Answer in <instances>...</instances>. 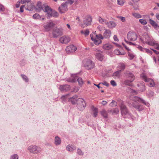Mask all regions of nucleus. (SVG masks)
Returning <instances> with one entry per match:
<instances>
[{"instance_id":"nucleus-49","label":"nucleus","mask_w":159,"mask_h":159,"mask_svg":"<svg viewBox=\"0 0 159 159\" xmlns=\"http://www.w3.org/2000/svg\"><path fill=\"white\" fill-rule=\"evenodd\" d=\"M31 0H21V2L22 4H24L25 3H28Z\"/></svg>"},{"instance_id":"nucleus-12","label":"nucleus","mask_w":159,"mask_h":159,"mask_svg":"<svg viewBox=\"0 0 159 159\" xmlns=\"http://www.w3.org/2000/svg\"><path fill=\"white\" fill-rule=\"evenodd\" d=\"M55 24L53 21H49L46 23H44L43 27L45 30L47 31H48L54 26Z\"/></svg>"},{"instance_id":"nucleus-6","label":"nucleus","mask_w":159,"mask_h":159,"mask_svg":"<svg viewBox=\"0 0 159 159\" xmlns=\"http://www.w3.org/2000/svg\"><path fill=\"white\" fill-rule=\"evenodd\" d=\"M121 114L124 118L131 117V114L129 113L125 105L121 104L120 106Z\"/></svg>"},{"instance_id":"nucleus-43","label":"nucleus","mask_w":159,"mask_h":159,"mask_svg":"<svg viewBox=\"0 0 159 159\" xmlns=\"http://www.w3.org/2000/svg\"><path fill=\"white\" fill-rule=\"evenodd\" d=\"M117 105V102L114 101H112V102L110 103V105L111 107L116 106Z\"/></svg>"},{"instance_id":"nucleus-15","label":"nucleus","mask_w":159,"mask_h":159,"mask_svg":"<svg viewBox=\"0 0 159 159\" xmlns=\"http://www.w3.org/2000/svg\"><path fill=\"white\" fill-rule=\"evenodd\" d=\"M62 33L61 30L58 28H54L53 30L52 35L54 38H57L60 35H61Z\"/></svg>"},{"instance_id":"nucleus-25","label":"nucleus","mask_w":159,"mask_h":159,"mask_svg":"<svg viewBox=\"0 0 159 159\" xmlns=\"http://www.w3.org/2000/svg\"><path fill=\"white\" fill-rule=\"evenodd\" d=\"M134 81H132L131 80L127 79L124 81V84L126 85H128L129 86H133V84L132 83V82Z\"/></svg>"},{"instance_id":"nucleus-19","label":"nucleus","mask_w":159,"mask_h":159,"mask_svg":"<svg viewBox=\"0 0 159 159\" xmlns=\"http://www.w3.org/2000/svg\"><path fill=\"white\" fill-rule=\"evenodd\" d=\"M59 89L61 92H66L70 90V86L68 84L60 85L59 87Z\"/></svg>"},{"instance_id":"nucleus-10","label":"nucleus","mask_w":159,"mask_h":159,"mask_svg":"<svg viewBox=\"0 0 159 159\" xmlns=\"http://www.w3.org/2000/svg\"><path fill=\"white\" fill-rule=\"evenodd\" d=\"M141 77L144 80V81L148 83H149L148 85L150 87H154L155 85V84L153 80L151 79L148 78L144 74H142L141 75Z\"/></svg>"},{"instance_id":"nucleus-31","label":"nucleus","mask_w":159,"mask_h":159,"mask_svg":"<svg viewBox=\"0 0 159 159\" xmlns=\"http://www.w3.org/2000/svg\"><path fill=\"white\" fill-rule=\"evenodd\" d=\"M109 112L112 113L113 114H117L119 112V110L117 108L110 110L108 111Z\"/></svg>"},{"instance_id":"nucleus-5","label":"nucleus","mask_w":159,"mask_h":159,"mask_svg":"<svg viewBox=\"0 0 159 159\" xmlns=\"http://www.w3.org/2000/svg\"><path fill=\"white\" fill-rule=\"evenodd\" d=\"M76 80L80 86H81L84 83L83 81L81 78H78L76 75H71V77L67 79L66 80L68 82L74 83L76 82Z\"/></svg>"},{"instance_id":"nucleus-40","label":"nucleus","mask_w":159,"mask_h":159,"mask_svg":"<svg viewBox=\"0 0 159 159\" xmlns=\"http://www.w3.org/2000/svg\"><path fill=\"white\" fill-rule=\"evenodd\" d=\"M19 157L17 154H14L11 156L10 159H18Z\"/></svg>"},{"instance_id":"nucleus-4","label":"nucleus","mask_w":159,"mask_h":159,"mask_svg":"<svg viewBox=\"0 0 159 159\" xmlns=\"http://www.w3.org/2000/svg\"><path fill=\"white\" fill-rule=\"evenodd\" d=\"M141 41L143 43L148 44L149 45L153 44V40L152 37L147 34H144L142 38L140 39Z\"/></svg>"},{"instance_id":"nucleus-13","label":"nucleus","mask_w":159,"mask_h":159,"mask_svg":"<svg viewBox=\"0 0 159 159\" xmlns=\"http://www.w3.org/2000/svg\"><path fill=\"white\" fill-rule=\"evenodd\" d=\"M127 37L129 40L134 41L137 39V36L136 33L129 32L127 34Z\"/></svg>"},{"instance_id":"nucleus-52","label":"nucleus","mask_w":159,"mask_h":159,"mask_svg":"<svg viewBox=\"0 0 159 159\" xmlns=\"http://www.w3.org/2000/svg\"><path fill=\"white\" fill-rule=\"evenodd\" d=\"M101 83V84L105 85L107 86H108L109 85V84L106 81H104L102 83Z\"/></svg>"},{"instance_id":"nucleus-20","label":"nucleus","mask_w":159,"mask_h":159,"mask_svg":"<svg viewBox=\"0 0 159 159\" xmlns=\"http://www.w3.org/2000/svg\"><path fill=\"white\" fill-rule=\"evenodd\" d=\"M125 75L127 79L131 80L132 81H134V80L135 77L131 73L129 72H126Z\"/></svg>"},{"instance_id":"nucleus-57","label":"nucleus","mask_w":159,"mask_h":159,"mask_svg":"<svg viewBox=\"0 0 159 159\" xmlns=\"http://www.w3.org/2000/svg\"><path fill=\"white\" fill-rule=\"evenodd\" d=\"M79 90V89L78 87H75L74 89V91L75 92H77Z\"/></svg>"},{"instance_id":"nucleus-21","label":"nucleus","mask_w":159,"mask_h":159,"mask_svg":"<svg viewBox=\"0 0 159 159\" xmlns=\"http://www.w3.org/2000/svg\"><path fill=\"white\" fill-rule=\"evenodd\" d=\"M106 25L109 28L112 29L116 27V24L114 22L110 21L109 22H107Z\"/></svg>"},{"instance_id":"nucleus-33","label":"nucleus","mask_w":159,"mask_h":159,"mask_svg":"<svg viewBox=\"0 0 159 159\" xmlns=\"http://www.w3.org/2000/svg\"><path fill=\"white\" fill-rule=\"evenodd\" d=\"M101 114L102 116L105 118H107L108 114L107 112L105 110H103L101 111Z\"/></svg>"},{"instance_id":"nucleus-1","label":"nucleus","mask_w":159,"mask_h":159,"mask_svg":"<svg viewBox=\"0 0 159 159\" xmlns=\"http://www.w3.org/2000/svg\"><path fill=\"white\" fill-rule=\"evenodd\" d=\"M36 9L39 11L43 10L46 12V16L48 19H50L52 17H57L59 16V14L57 11L52 9L46 4H42L40 2H38L37 3Z\"/></svg>"},{"instance_id":"nucleus-7","label":"nucleus","mask_w":159,"mask_h":159,"mask_svg":"<svg viewBox=\"0 0 159 159\" xmlns=\"http://www.w3.org/2000/svg\"><path fill=\"white\" fill-rule=\"evenodd\" d=\"M83 65L84 67L87 70H91L94 68V63L91 60H86L84 61Z\"/></svg>"},{"instance_id":"nucleus-60","label":"nucleus","mask_w":159,"mask_h":159,"mask_svg":"<svg viewBox=\"0 0 159 159\" xmlns=\"http://www.w3.org/2000/svg\"><path fill=\"white\" fill-rule=\"evenodd\" d=\"M107 103V102L105 101H103L102 102V104L103 105H106Z\"/></svg>"},{"instance_id":"nucleus-42","label":"nucleus","mask_w":159,"mask_h":159,"mask_svg":"<svg viewBox=\"0 0 159 159\" xmlns=\"http://www.w3.org/2000/svg\"><path fill=\"white\" fill-rule=\"evenodd\" d=\"M139 22L142 25H145L147 24V21L145 20L140 19L139 20Z\"/></svg>"},{"instance_id":"nucleus-47","label":"nucleus","mask_w":159,"mask_h":159,"mask_svg":"<svg viewBox=\"0 0 159 159\" xmlns=\"http://www.w3.org/2000/svg\"><path fill=\"white\" fill-rule=\"evenodd\" d=\"M140 85L141 86V88L142 89H140L139 90L141 92L144 91L145 89V86L142 84H140Z\"/></svg>"},{"instance_id":"nucleus-34","label":"nucleus","mask_w":159,"mask_h":159,"mask_svg":"<svg viewBox=\"0 0 159 159\" xmlns=\"http://www.w3.org/2000/svg\"><path fill=\"white\" fill-rule=\"evenodd\" d=\"M33 17L34 19H39L41 18V16L39 14L35 13L33 15Z\"/></svg>"},{"instance_id":"nucleus-30","label":"nucleus","mask_w":159,"mask_h":159,"mask_svg":"<svg viewBox=\"0 0 159 159\" xmlns=\"http://www.w3.org/2000/svg\"><path fill=\"white\" fill-rule=\"evenodd\" d=\"M118 68L119 69V70H123L125 68V65L124 63H120L118 66Z\"/></svg>"},{"instance_id":"nucleus-2","label":"nucleus","mask_w":159,"mask_h":159,"mask_svg":"<svg viewBox=\"0 0 159 159\" xmlns=\"http://www.w3.org/2000/svg\"><path fill=\"white\" fill-rule=\"evenodd\" d=\"M130 101L128 102V103L130 106H133L134 107L140 111L143 110V107L142 105H139L138 102L142 103L147 106H149V104L146 102L143 99L137 96L130 97Z\"/></svg>"},{"instance_id":"nucleus-18","label":"nucleus","mask_w":159,"mask_h":159,"mask_svg":"<svg viewBox=\"0 0 159 159\" xmlns=\"http://www.w3.org/2000/svg\"><path fill=\"white\" fill-rule=\"evenodd\" d=\"M92 20V17L89 15H87L84 18L83 22L84 25H89L91 24Z\"/></svg>"},{"instance_id":"nucleus-14","label":"nucleus","mask_w":159,"mask_h":159,"mask_svg":"<svg viewBox=\"0 0 159 159\" xmlns=\"http://www.w3.org/2000/svg\"><path fill=\"white\" fill-rule=\"evenodd\" d=\"M94 55L95 57L98 60L100 61H102L103 60L104 56L102 54V52L101 51L97 50Z\"/></svg>"},{"instance_id":"nucleus-54","label":"nucleus","mask_w":159,"mask_h":159,"mask_svg":"<svg viewBox=\"0 0 159 159\" xmlns=\"http://www.w3.org/2000/svg\"><path fill=\"white\" fill-rule=\"evenodd\" d=\"M139 49L140 50L142 51L143 52H144L145 49V48H143L141 46H139L138 47Z\"/></svg>"},{"instance_id":"nucleus-29","label":"nucleus","mask_w":159,"mask_h":159,"mask_svg":"<svg viewBox=\"0 0 159 159\" xmlns=\"http://www.w3.org/2000/svg\"><path fill=\"white\" fill-rule=\"evenodd\" d=\"M121 71V70H118L115 72L113 73V76L115 77L116 78H119Z\"/></svg>"},{"instance_id":"nucleus-61","label":"nucleus","mask_w":159,"mask_h":159,"mask_svg":"<svg viewBox=\"0 0 159 159\" xmlns=\"http://www.w3.org/2000/svg\"><path fill=\"white\" fill-rule=\"evenodd\" d=\"M20 6V2H17V3L16 4V8L19 7Z\"/></svg>"},{"instance_id":"nucleus-63","label":"nucleus","mask_w":159,"mask_h":159,"mask_svg":"<svg viewBox=\"0 0 159 159\" xmlns=\"http://www.w3.org/2000/svg\"><path fill=\"white\" fill-rule=\"evenodd\" d=\"M156 17L158 20H159V13H157L156 14Z\"/></svg>"},{"instance_id":"nucleus-55","label":"nucleus","mask_w":159,"mask_h":159,"mask_svg":"<svg viewBox=\"0 0 159 159\" xmlns=\"http://www.w3.org/2000/svg\"><path fill=\"white\" fill-rule=\"evenodd\" d=\"M24 6V5H22L20 7V12H23V8Z\"/></svg>"},{"instance_id":"nucleus-51","label":"nucleus","mask_w":159,"mask_h":159,"mask_svg":"<svg viewBox=\"0 0 159 159\" xmlns=\"http://www.w3.org/2000/svg\"><path fill=\"white\" fill-rule=\"evenodd\" d=\"M89 30H86L84 31V34L85 36H87L89 34Z\"/></svg>"},{"instance_id":"nucleus-58","label":"nucleus","mask_w":159,"mask_h":159,"mask_svg":"<svg viewBox=\"0 0 159 159\" xmlns=\"http://www.w3.org/2000/svg\"><path fill=\"white\" fill-rule=\"evenodd\" d=\"M120 19L123 22H125V17H124L120 16Z\"/></svg>"},{"instance_id":"nucleus-8","label":"nucleus","mask_w":159,"mask_h":159,"mask_svg":"<svg viewBox=\"0 0 159 159\" xmlns=\"http://www.w3.org/2000/svg\"><path fill=\"white\" fill-rule=\"evenodd\" d=\"M28 149L30 153L34 154L39 153L41 151L40 148L35 145L30 146L28 148Z\"/></svg>"},{"instance_id":"nucleus-50","label":"nucleus","mask_w":159,"mask_h":159,"mask_svg":"<svg viewBox=\"0 0 159 159\" xmlns=\"http://www.w3.org/2000/svg\"><path fill=\"white\" fill-rule=\"evenodd\" d=\"M111 84L113 86H116V84L115 81L112 80L111 81Z\"/></svg>"},{"instance_id":"nucleus-11","label":"nucleus","mask_w":159,"mask_h":159,"mask_svg":"<svg viewBox=\"0 0 159 159\" xmlns=\"http://www.w3.org/2000/svg\"><path fill=\"white\" fill-rule=\"evenodd\" d=\"M98 34H96L95 36H93L92 34L90 35V37L91 40L93 41L94 44L96 45H98L99 44H101L102 43V41L101 38H99L97 35Z\"/></svg>"},{"instance_id":"nucleus-64","label":"nucleus","mask_w":159,"mask_h":159,"mask_svg":"<svg viewBox=\"0 0 159 159\" xmlns=\"http://www.w3.org/2000/svg\"><path fill=\"white\" fill-rule=\"evenodd\" d=\"M66 26H67V27L70 30H72V29L71 28V27L70 26V25H69V24H67L66 25Z\"/></svg>"},{"instance_id":"nucleus-28","label":"nucleus","mask_w":159,"mask_h":159,"mask_svg":"<svg viewBox=\"0 0 159 159\" xmlns=\"http://www.w3.org/2000/svg\"><path fill=\"white\" fill-rule=\"evenodd\" d=\"M92 110L93 112V116L94 117H96L98 115V110L96 108L93 107Z\"/></svg>"},{"instance_id":"nucleus-48","label":"nucleus","mask_w":159,"mask_h":159,"mask_svg":"<svg viewBox=\"0 0 159 159\" xmlns=\"http://www.w3.org/2000/svg\"><path fill=\"white\" fill-rule=\"evenodd\" d=\"M4 10L5 8L4 6L0 4V11H4Z\"/></svg>"},{"instance_id":"nucleus-39","label":"nucleus","mask_w":159,"mask_h":159,"mask_svg":"<svg viewBox=\"0 0 159 159\" xmlns=\"http://www.w3.org/2000/svg\"><path fill=\"white\" fill-rule=\"evenodd\" d=\"M134 16L137 18H139L141 17V16L139 13H134L132 14Z\"/></svg>"},{"instance_id":"nucleus-53","label":"nucleus","mask_w":159,"mask_h":159,"mask_svg":"<svg viewBox=\"0 0 159 159\" xmlns=\"http://www.w3.org/2000/svg\"><path fill=\"white\" fill-rule=\"evenodd\" d=\"M144 52H146L147 53H149L150 54L152 53V51L148 49L145 48V49Z\"/></svg>"},{"instance_id":"nucleus-23","label":"nucleus","mask_w":159,"mask_h":159,"mask_svg":"<svg viewBox=\"0 0 159 159\" xmlns=\"http://www.w3.org/2000/svg\"><path fill=\"white\" fill-rule=\"evenodd\" d=\"M61 139L58 136H56L54 139V144L56 146H58L61 143Z\"/></svg>"},{"instance_id":"nucleus-36","label":"nucleus","mask_w":159,"mask_h":159,"mask_svg":"<svg viewBox=\"0 0 159 159\" xmlns=\"http://www.w3.org/2000/svg\"><path fill=\"white\" fill-rule=\"evenodd\" d=\"M21 76L23 79L26 82H28L29 81V79L27 76L21 74Z\"/></svg>"},{"instance_id":"nucleus-9","label":"nucleus","mask_w":159,"mask_h":159,"mask_svg":"<svg viewBox=\"0 0 159 159\" xmlns=\"http://www.w3.org/2000/svg\"><path fill=\"white\" fill-rule=\"evenodd\" d=\"M111 35V32L109 30H106L103 34L102 36L101 34H98L96 36L99 38H101L103 39L104 38L108 39L110 38Z\"/></svg>"},{"instance_id":"nucleus-62","label":"nucleus","mask_w":159,"mask_h":159,"mask_svg":"<svg viewBox=\"0 0 159 159\" xmlns=\"http://www.w3.org/2000/svg\"><path fill=\"white\" fill-rule=\"evenodd\" d=\"M151 49L156 54H158L159 53V52H157L156 50H155L153 49Z\"/></svg>"},{"instance_id":"nucleus-17","label":"nucleus","mask_w":159,"mask_h":159,"mask_svg":"<svg viewBox=\"0 0 159 159\" xmlns=\"http://www.w3.org/2000/svg\"><path fill=\"white\" fill-rule=\"evenodd\" d=\"M76 47L72 45L67 46L66 49V51L68 53L74 52L76 50Z\"/></svg>"},{"instance_id":"nucleus-56","label":"nucleus","mask_w":159,"mask_h":159,"mask_svg":"<svg viewBox=\"0 0 159 159\" xmlns=\"http://www.w3.org/2000/svg\"><path fill=\"white\" fill-rule=\"evenodd\" d=\"M113 39H114V40L115 41H118V39L117 38V35H114V37H113Z\"/></svg>"},{"instance_id":"nucleus-45","label":"nucleus","mask_w":159,"mask_h":159,"mask_svg":"<svg viewBox=\"0 0 159 159\" xmlns=\"http://www.w3.org/2000/svg\"><path fill=\"white\" fill-rule=\"evenodd\" d=\"M77 153L78 154L80 155H83L84 154L83 152L80 149H78L77 150Z\"/></svg>"},{"instance_id":"nucleus-16","label":"nucleus","mask_w":159,"mask_h":159,"mask_svg":"<svg viewBox=\"0 0 159 159\" xmlns=\"http://www.w3.org/2000/svg\"><path fill=\"white\" fill-rule=\"evenodd\" d=\"M70 41V38L68 36L64 35L59 39L60 42L62 43L66 44Z\"/></svg>"},{"instance_id":"nucleus-59","label":"nucleus","mask_w":159,"mask_h":159,"mask_svg":"<svg viewBox=\"0 0 159 159\" xmlns=\"http://www.w3.org/2000/svg\"><path fill=\"white\" fill-rule=\"evenodd\" d=\"M125 40L126 43H128V44H129L130 45H132V44H133V43H132L131 42H129V41H127L125 39Z\"/></svg>"},{"instance_id":"nucleus-41","label":"nucleus","mask_w":159,"mask_h":159,"mask_svg":"<svg viewBox=\"0 0 159 159\" xmlns=\"http://www.w3.org/2000/svg\"><path fill=\"white\" fill-rule=\"evenodd\" d=\"M115 53L117 55H123L125 54L124 53H121L118 50L116 49L114 51Z\"/></svg>"},{"instance_id":"nucleus-24","label":"nucleus","mask_w":159,"mask_h":159,"mask_svg":"<svg viewBox=\"0 0 159 159\" xmlns=\"http://www.w3.org/2000/svg\"><path fill=\"white\" fill-rule=\"evenodd\" d=\"M149 23L154 27V28L156 29H157L158 26L157 24L154 20L151 19H149Z\"/></svg>"},{"instance_id":"nucleus-44","label":"nucleus","mask_w":159,"mask_h":159,"mask_svg":"<svg viewBox=\"0 0 159 159\" xmlns=\"http://www.w3.org/2000/svg\"><path fill=\"white\" fill-rule=\"evenodd\" d=\"M128 89L129 90L128 91L129 92L132 94H136V92L135 90L132 89L130 88H129Z\"/></svg>"},{"instance_id":"nucleus-38","label":"nucleus","mask_w":159,"mask_h":159,"mask_svg":"<svg viewBox=\"0 0 159 159\" xmlns=\"http://www.w3.org/2000/svg\"><path fill=\"white\" fill-rule=\"evenodd\" d=\"M68 96V95H64L62 96L61 98V99L62 100V102H65L67 99V97Z\"/></svg>"},{"instance_id":"nucleus-46","label":"nucleus","mask_w":159,"mask_h":159,"mask_svg":"<svg viewBox=\"0 0 159 159\" xmlns=\"http://www.w3.org/2000/svg\"><path fill=\"white\" fill-rule=\"evenodd\" d=\"M117 3L118 5L121 6L123 5L124 2L123 0H117Z\"/></svg>"},{"instance_id":"nucleus-22","label":"nucleus","mask_w":159,"mask_h":159,"mask_svg":"<svg viewBox=\"0 0 159 159\" xmlns=\"http://www.w3.org/2000/svg\"><path fill=\"white\" fill-rule=\"evenodd\" d=\"M122 44L125 47V48L128 51V56L130 57V59H133L134 57V55L132 53L129 52V51H130V50L128 48L125 44L122 43Z\"/></svg>"},{"instance_id":"nucleus-35","label":"nucleus","mask_w":159,"mask_h":159,"mask_svg":"<svg viewBox=\"0 0 159 159\" xmlns=\"http://www.w3.org/2000/svg\"><path fill=\"white\" fill-rule=\"evenodd\" d=\"M151 46H153L155 47V48L157 50H159V43H156L153 41V44L150 45Z\"/></svg>"},{"instance_id":"nucleus-37","label":"nucleus","mask_w":159,"mask_h":159,"mask_svg":"<svg viewBox=\"0 0 159 159\" xmlns=\"http://www.w3.org/2000/svg\"><path fill=\"white\" fill-rule=\"evenodd\" d=\"M147 94L149 97L151 98L154 95V93L153 91L150 90L147 92Z\"/></svg>"},{"instance_id":"nucleus-3","label":"nucleus","mask_w":159,"mask_h":159,"mask_svg":"<svg viewBox=\"0 0 159 159\" xmlns=\"http://www.w3.org/2000/svg\"><path fill=\"white\" fill-rule=\"evenodd\" d=\"M77 96L75 95L72 98H69V100L73 104L76 103L78 108L80 111H82L86 106L85 102L84 99L82 98H79L77 100Z\"/></svg>"},{"instance_id":"nucleus-27","label":"nucleus","mask_w":159,"mask_h":159,"mask_svg":"<svg viewBox=\"0 0 159 159\" xmlns=\"http://www.w3.org/2000/svg\"><path fill=\"white\" fill-rule=\"evenodd\" d=\"M66 149L68 151L72 152L76 149V147L73 145H68L66 147Z\"/></svg>"},{"instance_id":"nucleus-32","label":"nucleus","mask_w":159,"mask_h":159,"mask_svg":"<svg viewBox=\"0 0 159 159\" xmlns=\"http://www.w3.org/2000/svg\"><path fill=\"white\" fill-rule=\"evenodd\" d=\"M98 21L101 23L104 24L105 23L106 24L107 20L105 19L102 18L101 17L99 16L98 18Z\"/></svg>"},{"instance_id":"nucleus-26","label":"nucleus","mask_w":159,"mask_h":159,"mask_svg":"<svg viewBox=\"0 0 159 159\" xmlns=\"http://www.w3.org/2000/svg\"><path fill=\"white\" fill-rule=\"evenodd\" d=\"M103 48L107 50H109L113 48V46L111 44L108 43L106 44L103 45Z\"/></svg>"}]
</instances>
